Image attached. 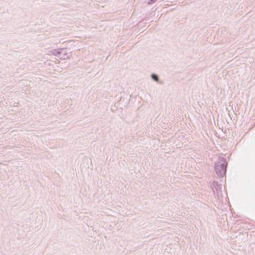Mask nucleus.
<instances>
[{
  "label": "nucleus",
  "mask_w": 255,
  "mask_h": 255,
  "mask_svg": "<svg viewBox=\"0 0 255 255\" xmlns=\"http://www.w3.org/2000/svg\"><path fill=\"white\" fill-rule=\"evenodd\" d=\"M152 78L155 81L158 80L157 76L155 75H152Z\"/></svg>",
  "instance_id": "obj_1"
}]
</instances>
